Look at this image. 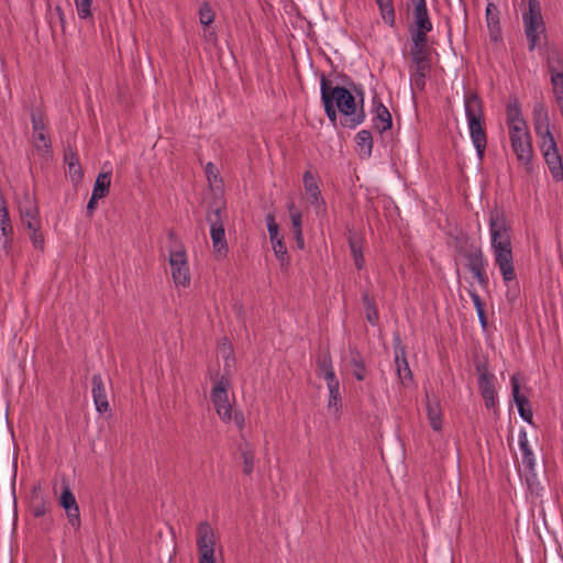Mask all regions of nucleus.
Here are the masks:
<instances>
[{
	"label": "nucleus",
	"instance_id": "obj_1",
	"mask_svg": "<svg viewBox=\"0 0 563 563\" xmlns=\"http://www.w3.org/2000/svg\"><path fill=\"white\" fill-rule=\"evenodd\" d=\"M320 93L325 115L333 125H336L338 112L343 115L341 119L343 128L355 129L364 122L366 114L362 111L358 114L355 113L351 91L345 87L333 86L324 74L320 76Z\"/></svg>",
	"mask_w": 563,
	"mask_h": 563
},
{
	"label": "nucleus",
	"instance_id": "obj_2",
	"mask_svg": "<svg viewBox=\"0 0 563 563\" xmlns=\"http://www.w3.org/2000/svg\"><path fill=\"white\" fill-rule=\"evenodd\" d=\"M489 233L495 264L500 271L504 284L508 285L516 279L511 244V225L505 212L497 208L489 212Z\"/></svg>",
	"mask_w": 563,
	"mask_h": 563
},
{
	"label": "nucleus",
	"instance_id": "obj_3",
	"mask_svg": "<svg viewBox=\"0 0 563 563\" xmlns=\"http://www.w3.org/2000/svg\"><path fill=\"white\" fill-rule=\"evenodd\" d=\"M465 115L470 135L479 161L484 158L487 146L485 130L484 104L476 91L466 92L464 97Z\"/></svg>",
	"mask_w": 563,
	"mask_h": 563
},
{
	"label": "nucleus",
	"instance_id": "obj_4",
	"mask_svg": "<svg viewBox=\"0 0 563 563\" xmlns=\"http://www.w3.org/2000/svg\"><path fill=\"white\" fill-rule=\"evenodd\" d=\"M169 244V265L172 277L177 287H187L190 284V273L186 257L184 244L177 239L175 232H168Z\"/></svg>",
	"mask_w": 563,
	"mask_h": 563
},
{
	"label": "nucleus",
	"instance_id": "obj_5",
	"mask_svg": "<svg viewBox=\"0 0 563 563\" xmlns=\"http://www.w3.org/2000/svg\"><path fill=\"white\" fill-rule=\"evenodd\" d=\"M522 20L529 51H533L540 34L545 32L539 0H528V11L523 12Z\"/></svg>",
	"mask_w": 563,
	"mask_h": 563
},
{
	"label": "nucleus",
	"instance_id": "obj_6",
	"mask_svg": "<svg viewBox=\"0 0 563 563\" xmlns=\"http://www.w3.org/2000/svg\"><path fill=\"white\" fill-rule=\"evenodd\" d=\"M207 221L210 224V235L214 253L219 256H225L228 244L225 241V231L223 225V210L220 206L210 207L207 214Z\"/></svg>",
	"mask_w": 563,
	"mask_h": 563
},
{
	"label": "nucleus",
	"instance_id": "obj_7",
	"mask_svg": "<svg viewBox=\"0 0 563 563\" xmlns=\"http://www.w3.org/2000/svg\"><path fill=\"white\" fill-rule=\"evenodd\" d=\"M510 144L517 159L528 165L533 156L531 136L528 129L514 126L509 131Z\"/></svg>",
	"mask_w": 563,
	"mask_h": 563
},
{
	"label": "nucleus",
	"instance_id": "obj_8",
	"mask_svg": "<svg viewBox=\"0 0 563 563\" xmlns=\"http://www.w3.org/2000/svg\"><path fill=\"white\" fill-rule=\"evenodd\" d=\"M216 538L210 523L202 521L197 527L199 563H214Z\"/></svg>",
	"mask_w": 563,
	"mask_h": 563
},
{
	"label": "nucleus",
	"instance_id": "obj_9",
	"mask_svg": "<svg viewBox=\"0 0 563 563\" xmlns=\"http://www.w3.org/2000/svg\"><path fill=\"white\" fill-rule=\"evenodd\" d=\"M230 387V380L228 377L222 376L216 385L212 387L210 393V399L216 408V411L220 419L224 422L231 421V405L228 398V388Z\"/></svg>",
	"mask_w": 563,
	"mask_h": 563
},
{
	"label": "nucleus",
	"instance_id": "obj_10",
	"mask_svg": "<svg viewBox=\"0 0 563 563\" xmlns=\"http://www.w3.org/2000/svg\"><path fill=\"white\" fill-rule=\"evenodd\" d=\"M266 223L275 256L279 261L282 269H287L290 264V258L288 256L287 247L283 241V238L278 235L279 225L275 221V216L273 213H268L266 216Z\"/></svg>",
	"mask_w": 563,
	"mask_h": 563
},
{
	"label": "nucleus",
	"instance_id": "obj_11",
	"mask_svg": "<svg viewBox=\"0 0 563 563\" xmlns=\"http://www.w3.org/2000/svg\"><path fill=\"white\" fill-rule=\"evenodd\" d=\"M541 151L543 153L544 161L555 180L563 179V166L562 157L559 154L556 142L554 137H548L542 141Z\"/></svg>",
	"mask_w": 563,
	"mask_h": 563
},
{
	"label": "nucleus",
	"instance_id": "obj_12",
	"mask_svg": "<svg viewBox=\"0 0 563 563\" xmlns=\"http://www.w3.org/2000/svg\"><path fill=\"white\" fill-rule=\"evenodd\" d=\"M413 19L415 24L409 29L410 36L428 37V33L432 30V22L429 18L426 0H416Z\"/></svg>",
	"mask_w": 563,
	"mask_h": 563
},
{
	"label": "nucleus",
	"instance_id": "obj_13",
	"mask_svg": "<svg viewBox=\"0 0 563 563\" xmlns=\"http://www.w3.org/2000/svg\"><path fill=\"white\" fill-rule=\"evenodd\" d=\"M393 343L397 376L402 385H407L412 382V373L407 361L406 346L398 333L394 336Z\"/></svg>",
	"mask_w": 563,
	"mask_h": 563
},
{
	"label": "nucleus",
	"instance_id": "obj_14",
	"mask_svg": "<svg viewBox=\"0 0 563 563\" xmlns=\"http://www.w3.org/2000/svg\"><path fill=\"white\" fill-rule=\"evenodd\" d=\"M471 250L467 267L481 287L487 288L489 278L486 274V260L484 257L483 250L477 245H471Z\"/></svg>",
	"mask_w": 563,
	"mask_h": 563
},
{
	"label": "nucleus",
	"instance_id": "obj_15",
	"mask_svg": "<svg viewBox=\"0 0 563 563\" xmlns=\"http://www.w3.org/2000/svg\"><path fill=\"white\" fill-rule=\"evenodd\" d=\"M59 505L65 509L69 523L74 528H78L80 526L79 506L67 484L63 485Z\"/></svg>",
	"mask_w": 563,
	"mask_h": 563
},
{
	"label": "nucleus",
	"instance_id": "obj_16",
	"mask_svg": "<svg viewBox=\"0 0 563 563\" xmlns=\"http://www.w3.org/2000/svg\"><path fill=\"white\" fill-rule=\"evenodd\" d=\"M373 128L380 134L390 130L393 126V118L386 106L375 95L373 97Z\"/></svg>",
	"mask_w": 563,
	"mask_h": 563
},
{
	"label": "nucleus",
	"instance_id": "obj_17",
	"mask_svg": "<svg viewBox=\"0 0 563 563\" xmlns=\"http://www.w3.org/2000/svg\"><path fill=\"white\" fill-rule=\"evenodd\" d=\"M511 391H512V398L514 401L518 408L519 416L527 421L528 423L532 424V409L529 399L520 393V383L516 375L511 376Z\"/></svg>",
	"mask_w": 563,
	"mask_h": 563
},
{
	"label": "nucleus",
	"instance_id": "obj_18",
	"mask_svg": "<svg viewBox=\"0 0 563 563\" xmlns=\"http://www.w3.org/2000/svg\"><path fill=\"white\" fill-rule=\"evenodd\" d=\"M486 24L489 33V38L493 42H499L503 38V32L500 26V12L498 7L488 2L485 11Z\"/></svg>",
	"mask_w": 563,
	"mask_h": 563
},
{
	"label": "nucleus",
	"instance_id": "obj_19",
	"mask_svg": "<svg viewBox=\"0 0 563 563\" xmlns=\"http://www.w3.org/2000/svg\"><path fill=\"white\" fill-rule=\"evenodd\" d=\"M92 385V397L96 406V410L99 413H104L109 410V401L107 397V390L103 379L100 374H93L91 377Z\"/></svg>",
	"mask_w": 563,
	"mask_h": 563
},
{
	"label": "nucleus",
	"instance_id": "obj_20",
	"mask_svg": "<svg viewBox=\"0 0 563 563\" xmlns=\"http://www.w3.org/2000/svg\"><path fill=\"white\" fill-rule=\"evenodd\" d=\"M302 183L308 195L309 202L317 208L324 207L325 201L322 198L317 177L310 170L305 172Z\"/></svg>",
	"mask_w": 563,
	"mask_h": 563
},
{
	"label": "nucleus",
	"instance_id": "obj_21",
	"mask_svg": "<svg viewBox=\"0 0 563 563\" xmlns=\"http://www.w3.org/2000/svg\"><path fill=\"white\" fill-rule=\"evenodd\" d=\"M18 207L21 219L38 217V207L33 194L25 188L18 198Z\"/></svg>",
	"mask_w": 563,
	"mask_h": 563
},
{
	"label": "nucleus",
	"instance_id": "obj_22",
	"mask_svg": "<svg viewBox=\"0 0 563 563\" xmlns=\"http://www.w3.org/2000/svg\"><path fill=\"white\" fill-rule=\"evenodd\" d=\"M342 82L344 84L342 87H345L351 91L352 98L354 100L355 113L358 114L360 111L365 113L364 110V101H365V92L360 84H355L351 77L342 74L340 76Z\"/></svg>",
	"mask_w": 563,
	"mask_h": 563
},
{
	"label": "nucleus",
	"instance_id": "obj_23",
	"mask_svg": "<svg viewBox=\"0 0 563 563\" xmlns=\"http://www.w3.org/2000/svg\"><path fill=\"white\" fill-rule=\"evenodd\" d=\"M287 209L291 220V231L296 241V245L299 250L305 249V240L302 234V216L301 212L296 208L291 201L288 203Z\"/></svg>",
	"mask_w": 563,
	"mask_h": 563
},
{
	"label": "nucleus",
	"instance_id": "obj_24",
	"mask_svg": "<svg viewBox=\"0 0 563 563\" xmlns=\"http://www.w3.org/2000/svg\"><path fill=\"white\" fill-rule=\"evenodd\" d=\"M533 118L536 133L542 136V141H544L548 137H553L550 131L548 112L543 104H536L533 110Z\"/></svg>",
	"mask_w": 563,
	"mask_h": 563
},
{
	"label": "nucleus",
	"instance_id": "obj_25",
	"mask_svg": "<svg viewBox=\"0 0 563 563\" xmlns=\"http://www.w3.org/2000/svg\"><path fill=\"white\" fill-rule=\"evenodd\" d=\"M412 41V47L410 49V57L412 64H423L431 62L430 52L427 46L428 37L418 38L410 36Z\"/></svg>",
	"mask_w": 563,
	"mask_h": 563
},
{
	"label": "nucleus",
	"instance_id": "obj_26",
	"mask_svg": "<svg viewBox=\"0 0 563 563\" xmlns=\"http://www.w3.org/2000/svg\"><path fill=\"white\" fill-rule=\"evenodd\" d=\"M347 243L354 260L355 267L361 271L365 265V258L363 256V238L355 232H350L347 236Z\"/></svg>",
	"mask_w": 563,
	"mask_h": 563
},
{
	"label": "nucleus",
	"instance_id": "obj_27",
	"mask_svg": "<svg viewBox=\"0 0 563 563\" xmlns=\"http://www.w3.org/2000/svg\"><path fill=\"white\" fill-rule=\"evenodd\" d=\"M506 114L509 131H511L514 126L528 129L526 121L522 119L521 108L517 99H514L512 101L508 102L506 108Z\"/></svg>",
	"mask_w": 563,
	"mask_h": 563
},
{
	"label": "nucleus",
	"instance_id": "obj_28",
	"mask_svg": "<svg viewBox=\"0 0 563 563\" xmlns=\"http://www.w3.org/2000/svg\"><path fill=\"white\" fill-rule=\"evenodd\" d=\"M427 416H428L431 428L434 431H440L442 429V411H441L440 402L437 399H430L428 396H427Z\"/></svg>",
	"mask_w": 563,
	"mask_h": 563
},
{
	"label": "nucleus",
	"instance_id": "obj_29",
	"mask_svg": "<svg viewBox=\"0 0 563 563\" xmlns=\"http://www.w3.org/2000/svg\"><path fill=\"white\" fill-rule=\"evenodd\" d=\"M350 364L353 367V376L362 382L367 374V367L364 363L363 356L356 347H350Z\"/></svg>",
	"mask_w": 563,
	"mask_h": 563
},
{
	"label": "nucleus",
	"instance_id": "obj_30",
	"mask_svg": "<svg viewBox=\"0 0 563 563\" xmlns=\"http://www.w3.org/2000/svg\"><path fill=\"white\" fill-rule=\"evenodd\" d=\"M362 302L365 308L366 320L372 325H377L379 321V314L375 298L369 294L368 290L362 291Z\"/></svg>",
	"mask_w": 563,
	"mask_h": 563
},
{
	"label": "nucleus",
	"instance_id": "obj_31",
	"mask_svg": "<svg viewBox=\"0 0 563 563\" xmlns=\"http://www.w3.org/2000/svg\"><path fill=\"white\" fill-rule=\"evenodd\" d=\"M355 143L363 156L369 157L373 151V135L369 130H361L355 135Z\"/></svg>",
	"mask_w": 563,
	"mask_h": 563
},
{
	"label": "nucleus",
	"instance_id": "obj_32",
	"mask_svg": "<svg viewBox=\"0 0 563 563\" xmlns=\"http://www.w3.org/2000/svg\"><path fill=\"white\" fill-rule=\"evenodd\" d=\"M64 161L68 165L69 175L73 181H78L82 178V169L76 153L67 151L64 154Z\"/></svg>",
	"mask_w": 563,
	"mask_h": 563
},
{
	"label": "nucleus",
	"instance_id": "obj_33",
	"mask_svg": "<svg viewBox=\"0 0 563 563\" xmlns=\"http://www.w3.org/2000/svg\"><path fill=\"white\" fill-rule=\"evenodd\" d=\"M111 186V172L100 173L95 181L92 194L95 197L103 198L109 194Z\"/></svg>",
	"mask_w": 563,
	"mask_h": 563
},
{
	"label": "nucleus",
	"instance_id": "obj_34",
	"mask_svg": "<svg viewBox=\"0 0 563 563\" xmlns=\"http://www.w3.org/2000/svg\"><path fill=\"white\" fill-rule=\"evenodd\" d=\"M384 22L394 27L396 24V14L393 0H375Z\"/></svg>",
	"mask_w": 563,
	"mask_h": 563
},
{
	"label": "nucleus",
	"instance_id": "obj_35",
	"mask_svg": "<svg viewBox=\"0 0 563 563\" xmlns=\"http://www.w3.org/2000/svg\"><path fill=\"white\" fill-rule=\"evenodd\" d=\"M521 450V454H522V464L525 466V468L529 472V476H527V483L529 486H531V482L532 479L536 478V472H534V466H536V461H534V456H533V453L530 449V446H521L520 448Z\"/></svg>",
	"mask_w": 563,
	"mask_h": 563
},
{
	"label": "nucleus",
	"instance_id": "obj_36",
	"mask_svg": "<svg viewBox=\"0 0 563 563\" xmlns=\"http://www.w3.org/2000/svg\"><path fill=\"white\" fill-rule=\"evenodd\" d=\"M547 66L551 77L556 74L563 75V58L558 52L548 55Z\"/></svg>",
	"mask_w": 563,
	"mask_h": 563
},
{
	"label": "nucleus",
	"instance_id": "obj_37",
	"mask_svg": "<svg viewBox=\"0 0 563 563\" xmlns=\"http://www.w3.org/2000/svg\"><path fill=\"white\" fill-rule=\"evenodd\" d=\"M470 242V238L464 234V233H461L460 235L455 236V251L463 255L467 261H468V256L471 255V245H475L474 243H468Z\"/></svg>",
	"mask_w": 563,
	"mask_h": 563
},
{
	"label": "nucleus",
	"instance_id": "obj_38",
	"mask_svg": "<svg viewBox=\"0 0 563 563\" xmlns=\"http://www.w3.org/2000/svg\"><path fill=\"white\" fill-rule=\"evenodd\" d=\"M329 389V401L328 407L329 409H333L334 412H339L341 408V394H340V384L334 385L331 387H328Z\"/></svg>",
	"mask_w": 563,
	"mask_h": 563
},
{
	"label": "nucleus",
	"instance_id": "obj_39",
	"mask_svg": "<svg viewBox=\"0 0 563 563\" xmlns=\"http://www.w3.org/2000/svg\"><path fill=\"white\" fill-rule=\"evenodd\" d=\"M494 378L495 377L485 378L483 376L482 379H478V388H479L481 396L483 397V399L486 397H489V396H496Z\"/></svg>",
	"mask_w": 563,
	"mask_h": 563
},
{
	"label": "nucleus",
	"instance_id": "obj_40",
	"mask_svg": "<svg viewBox=\"0 0 563 563\" xmlns=\"http://www.w3.org/2000/svg\"><path fill=\"white\" fill-rule=\"evenodd\" d=\"M33 139H34V146L37 150H51V140L48 134L45 132V130H40L37 132H33Z\"/></svg>",
	"mask_w": 563,
	"mask_h": 563
},
{
	"label": "nucleus",
	"instance_id": "obj_41",
	"mask_svg": "<svg viewBox=\"0 0 563 563\" xmlns=\"http://www.w3.org/2000/svg\"><path fill=\"white\" fill-rule=\"evenodd\" d=\"M199 21L205 26H209L214 21V12L208 2H203L199 8Z\"/></svg>",
	"mask_w": 563,
	"mask_h": 563
},
{
	"label": "nucleus",
	"instance_id": "obj_42",
	"mask_svg": "<svg viewBox=\"0 0 563 563\" xmlns=\"http://www.w3.org/2000/svg\"><path fill=\"white\" fill-rule=\"evenodd\" d=\"M241 456L243 460V473L245 475L252 474L254 470V453L252 450H241Z\"/></svg>",
	"mask_w": 563,
	"mask_h": 563
},
{
	"label": "nucleus",
	"instance_id": "obj_43",
	"mask_svg": "<svg viewBox=\"0 0 563 563\" xmlns=\"http://www.w3.org/2000/svg\"><path fill=\"white\" fill-rule=\"evenodd\" d=\"M91 0H75L78 16L80 19H88L91 14Z\"/></svg>",
	"mask_w": 563,
	"mask_h": 563
},
{
	"label": "nucleus",
	"instance_id": "obj_44",
	"mask_svg": "<svg viewBox=\"0 0 563 563\" xmlns=\"http://www.w3.org/2000/svg\"><path fill=\"white\" fill-rule=\"evenodd\" d=\"M31 511L35 518L43 517L46 514V504L44 499L35 497L31 505Z\"/></svg>",
	"mask_w": 563,
	"mask_h": 563
},
{
	"label": "nucleus",
	"instance_id": "obj_45",
	"mask_svg": "<svg viewBox=\"0 0 563 563\" xmlns=\"http://www.w3.org/2000/svg\"><path fill=\"white\" fill-rule=\"evenodd\" d=\"M318 375H321L330 369H333L331 355L325 353L318 357Z\"/></svg>",
	"mask_w": 563,
	"mask_h": 563
},
{
	"label": "nucleus",
	"instance_id": "obj_46",
	"mask_svg": "<svg viewBox=\"0 0 563 563\" xmlns=\"http://www.w3.org/2000/svg\"><path fill=\"white\" fill-rule=\"evenodd\" d=\"M31 122L33 132H37L40 130H45V123L42 115V112L38 109H33L31 111Z\"/></svg>",
	"mask_w": 563,
	"mask_h": 563
},
{
	"label": "nucleus",
	"instance_id": "obj_47",
	"mask_svg": "<svg viewBox=\"0 0 563 563\" xmlns=\"http://www.w3.org/2000/svg\"><path fill=\"white\" fill-rule=\"evenodd\" d=\"M551 84L553 86V92L555 95V98L563 96V75L556 74L555 76H552Z\"/></svg>",
	"mask_w": 563,
	"mask_h": 563
},
{
	"label": "nucleus",
	"instance_id": "obj_48",
	"mask_svg": "<svg viewBox=\"0 0 563 563\" xmlns=\"http://www.w3.org/2000/svg\"><path fill=\"white\" fill-rule=\"evenodd\" d=\"M30 239L35 249L41 250V251L44 249V238H43L42 233L40 232V230L31 232Z\"/></svg>",
	"mask_w": 563,
	"mask_h": 563
},
{
	"label": "nucleus",
	"instance_id": "obj_49",
	"mask_svg": "<svg viewBox=\"0 0 563 563\" xmlns=\"http://www.w3.org/2000/svg\"><path fill=\"white\" fill-rule=\"evenodd\" d=\"M475 369H476V372L478 374V379H482L483 376L485 378L494 377V375L489 373L488 366H487L486 362H476L475 363Z\"/></svg>",
	"mask_w": 563,
	"mask_h": 563
},
{
	"label": "nucleus",
	"instance_id": "obj_50",
	"mask_svg": "<svg viewBox=\"0 0 563 563\" xmlns=\"http://www.w3.org/2000/svg\"><path fill=\"white\" fill-rule=\"evenodd\" d=\"M413 65H415V69L411 73L412 75L427 77V75L429 74V71L431 69V62L423 63V64H413Z\"/></svg>",
	"mask_w": 563,
	"mask_h": 563
},
{
	"label": "nucleus",
	"instance_id": "obj_51",
	"mask_svg": "<svg viewBox=\"0 0 563 563\" xmlns=\"http://www.w3.org/2000/svg\"><path fill=\"white\" fill-rule=\"evenodd\" d=\"M231 420H233L234 424L239 430H242L245 424L244 415L241 410L232 411L231 410Z\"/></svg>",
	"mask_w": 563,
	"mask_h": 563
},
{
	"label": "nucleus",
	"instance_id": "obj_52",
	"mask_svg": "<svg viewBox=\"0 0 563 563\" xmlns=\"http://www.w3.org/2000/svg\"><path fill=\"white\" fill-rule=\"evenodd\" d=\"M22 222L29 229L30 233L40 230L38 217L22 219Z\"/></svg>",
	"mask_w": 563,
	"mask_h": 563
},
{
	"label": "nucleus",
	"instance_id": "obj_53",
	"mask_svg": "<svg viewBox=\"0 0 563 563\" xmlns=\"http://www.w3.org/2000/svg\"><path fill=\"white\" fill-rule=\"evenodd\" d=\"M205 172H206V176H207L209 181H211L212 179H217V177L219 175L217 166L213 163H211V162H209L206 165Z\"/></svg>",
	"mask_w": 563,
	"mask_h": 563
},
{
	"label": "nucleus",
	"instance_id": "obj_54",
	"mask_svg": "<svg viewBox=\"0 0 563 563\" xmlns=\"http://www.w3.org/2000/svg\"><path fill=\"white\" fill-rule=\"evenodd\" d=\"M320 376H322L325 379L328 387H331V386L340 384V382L336 378L333 369H330V371L321 374Z\"/></svg>",
	"mask_w": 563,
	"mask_h": 563
},
{
	"label": "nucleus",
	"instance_id": "obj_55",
	"mask_svg": "<svg viewBox=\"0 0 563 563\" xmlns=\"http://www.w3.org/2000/svg\"><path fill=\"white\" fill-rule=\"evenodd\" d=\"M99 199H100L99 197H95L93 195H91V197L88 201V205H87V216L88 217H92L95 210L97 209V203H98Z\"/></svg>",
	"mask_w": 563,
	"mask_h": 563
},
{
	"label": "nucleus",
	"instance_id": "obj_56",
	"mask_svg": "<svg viewBox=\"0 0 563 563\" xmlns=\"http://www.w3.org/2000/svg\"><path fill=\"white\" fill-rule=\"evenodd\" d=\"M411 79L418 89H420V90L424 89V87H426V77L424 76H417V75L411 74Z\"/></svg>",
	"mask_w": 563,
	"mask_h": 563
},
{
	"label": "nucleus",
	"instance_id": "obj_57",
	"mask_svg": "<svg viewBox=\"0 0 563 563\" xmlns=\"http://www.w3.org/2000/svg\"><path fill=\"white\" fill-rule=\"evenodd\" d=\"M55 12L58 15V19H59V22H60V27H62V31L64 32L65 31V14H64V11H63V9L59 5H56L55 7Z\"/></svg>",
	"mask_w": 563,
	"mask_h": 563
},
{
	"label": "nucleus",
	"instance_id": "obj_58",
	"mask_svg": "<svg viewBox=\"0 0 563 563\" xmlns=\"http://www.w3.org/2000/svg\"><path fill=\"white\" fill-rule=\"evenodd\" d=\"M495 398H496V396H489V397L484 398L485 407L487 409L495 408V406H496V399Z\"/></svg>",
	"mask_w": 563,
	"mask_h": 563
},
{
	"label": "nucleus",
	"instance_id": "obj_59",
	"mask_svg": "<svg viewBox=\"0 0 563 563\" xmlns=\"http://www.w3.org/2000/svg\"><path fill=\"white\" fill-rule=\"evenodd\" d=\"M529 443H528V439H527V433L525 430H521L520 433H519V446H528Z\"/></svg>",
	"mask_w": 563,
	"mask_h": 563
},
{
	"label": "nucleus",
	"instance_id": "obj_60",
	"mask_svg": "<svg viewBox=\"0 0 563 563\" xmlns=\"http://www.w3.org/2000/svg\"><path fill=\"white\" fill-rule=\"evenodd\" d=\"M470 297L474 305H479L481 302H483L482 298L475 290H470Z\"/></svg>",
	"mask_w": 563,
	"mask_h": 563
},
{
	"label": "nucleus",
	"instance_id": "obj_61",
	"mask_svg": "<svg viewBox=\"0 0 563 563\" xmlns=\"http://www.w3.org/2000/svg\"><path fill=\"white\" fill-rule=\"evenodd\" d=\"M470 297L474 305H479L481 302H483L482 298L475 290H470Z\"/></svg>",
	"mask_w": 563,
	"mask_h": 563
},
{
	"label": "nucleus",
	"instance_id": "obj_62",
	"mask_svg": "<svg viewBox=\"0 0 563 563\" xmlns=\"http://www.w3.org/2000/svg\"><path fill=\"white\" fill-rule=\"evenodd\" d=\"M477 316H478V320H479L482 327L485 329L486 325H487V319H486L485 310L481 311V312H477Z\"/></svg>",
	"mask_w": 563,
	"mask_h": 563
},
{
	"label": "nucleus",
	"instance_id": "obj_63",
	"mask_svg": "<svg viewBox=\"0 0 563 563\" xmlns=\"http://www.w3.org/2000/svg\"><path fill=\"white\" fill-rule=\"evenodd\" d=\"M476 308V312H481L485 310V303L481 302L479 305H474Z\"/></svg>",
	"mask_w": 563,
	"mask_h": 563
},
{
	"label": "nucleus",
	"instance_id": "obj_64",
	"mask_svg": "<svg viewBox=\"0 0 563 563\" xmlns=\"http://www.w3.org/2000/svg\"><path fill=\"white\" fill-rule=\"evenodd\" d=\"M515 298H516V296H515L514 294L507 292V299H508L509 301L515 300Z\"/></svg>",
	"mask_w": 563,
	"mask_h": 563
}]
</instances>
